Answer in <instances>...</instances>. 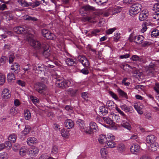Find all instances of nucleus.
Masks as SVG:
<instances>
[{"label": "nucleus", "mask_w": 159, "mask_h": 159, "mask_svg": "<svg viewBox=\"0 0 159 159\" xmlns=\"http://www.w3.org/2000/svg\"><path fill=\"white\" fill-rule=\"evenodd\" d=\"M34 34V31H33L31 33H30V45L36 50L42 49V48H44L43 44L44 42L41 43L37 40L35 39L36 36L33 34Z\"/></svg>", "instance_id": "nucleus-1"}, {"label": "nucleus", "mask_w": 159, "mask_h": 159, "mask_svg": "<svg viewBox=\"0 0 159 159\" xmlns=\"http://www.w3.org/2000/svg\"><path fill=\"white\" fill-rule=\"evenodd\" d=\"M121 10V8L119 6H113L112 7H110L108 11H105L104 10H101L100 13L101 14L103 15L104 16H108L110 15H113L119 12H120Z\"/></svg>", "instance_id": "nucleus-2"}, {"label": "nucleus", "mask_w": 159, "mask_h": 159, "mask_svg": "<svg viewBox=\"0 0 159 159\" xmlns=\"http://www.w3.org/2000/svg\"><path fill=\"white\" fill-rule=\"evenodd\" d=\"M56 84L58 87L64 89L72 86L74 84V82L71 80H65L63 77H60V79L57 80Z\"/></svg>", "instance_id": "nucleus-3"}, {"label": "nucleus", "mask_w": 159, "mask_h": 159, "mask_svg": "<svg viewBox=\"0 0 159 159\" xmlns=\"http://www.w3.org/2000/svg\"><path fill=\"white\" fill-rule=\"evenodd\" d=\"M98 130V127L96 123L94 122L91 121L89 123V126L86 127L84 133L91 134Z\"/></svg>", "instance_id": "nucleus-4"}, {"label": "nucleus", "mask_w": 159, "mask_h": 159, "mask_svg": "<svg viewBox=\"0 0 159 159\" xmlns=\"http://www.w3.org/2000/svg\"><path fill=\"white\" fill-rule=\"evenodd\" d=\"M13 30L15 32L18 34L25 33V35L27 37V39L29 41L30 39V30L29 27H25L24 28L21 26H18L15 27Z\"/></svg>", "instance_id": "nucleus-5"}, {"label": "nucleus", "mask_w": 159, "mask_h": 159, "mask_svg": "<svg viewBox=\"0 0 159 159\" xmlns=\"http://www.w3.org/2000/svg\"><path fill=\"white\" fill-rule=\"evenodd\" d=\"M142 6L139 3H135L132 5L129 13V15L132 16H134L141 10Z\"/></svg>", "instance_id": "nucleus-6"}, {"label": "nucleus", "mask_w": 159, "mask_h": 159, "mask_svg": "<svg viewBox=\"0 0 159 159\" xmlns=\"http://www.w3.org/2000/svg\"><path fill=\"white\" fill-rule=\"evenodd\" d=\"M54 66L49 64L47 66H44L41 64H36L33 66V69L36 71L35 72L40 73L42 72H45L47 70L48 67L53 68Z\"/></svg>", "instance_id": "nucleus-7"}, {"label": "nucleus", "mask_w": 159, "mask_h": 159, "mask_svg": "<svg viewBox=\"0 0 159 159\" xmlns=\"http://www.w3.org/2000/svg\"><path fill=\"white\" fill-rule=\"evenodd\" d=\"M42 34L44 37L48 39L54 40L56 38V37L54 34L51 33L48 30L45 29L42 30Z\"/></svg>", "instance_id": "nucleus-8"}, {"label": "nucleus", "mask_w": 159, "mask_h": 159, "mask_svg": "<svg viewBox=\"0 0 159 159\" xmlns=\"http://www.w3.org/2000/svg\"><path fill=\"white\" fill-rule=\"evenodd\" d=\"M77 126L79 128L80 130L83 132H85V123L84 121L81 119H78L76 121Z\"/></svg>", "instance_id": "nucleus-9"}, {"label": "nucleus", "mask_w": 159, "mask_h": 159, "mask_svg": "<svg viewBox=\"0 0 159 159\" xmlns=\"http://www.w3.org/2000/svg\"><path fill=\"white\" fill-rule=\"evenodd\" d=\"M34 88L39 93H42L46 90V87L45 85L41 83H39L34 86Z\"/></svg>", "instance_id": "nucleus-10"}, {"label": "nucleus", "mask_w": 159, "mask_h": 159, "mask_svg": "<svg viewBox=\"0 0 159 159\" xmlns=\"http://www.w3.org/2000/svg\"><path fill=\"white\" fill-rule=\"evenodd\" d=\"M44 48H42L43 49V55L46 57H49L50 55V50L49 49V46L46 43L44 42L43 44Z\"/></svg>", "instance_id": "nucleus-11"}, {"label": "nucleus", "mask_w": 159, "mask_h": 159, "mask_svg": "<svg viewBox=\"0 0 159 159\" xmlns=\"http://www.w3.org/2000/svg\"><path fill=\"white\" fill-rule=\"evenodd\" d=\"M140 146L137 144L133 143L131 146L130 150L131 152L133 154H137L139 152Z\"/></svg>", "instance_id": "nucleus-12"}, {"label": "nucleus", "mask_w": 159, "mask_h": 159, "mask_svg": "<svg viewBox=\"0 0 159 159\" xmlns=\"http://www.w3.org/2000/svg\"><path fill=\"white\" fill-rule=\"evenodd\" d=\"M148 15V10H144L140 12L139 16V19L140 21H143L147 18Z\"/></svg>", "instance_id": "nucleus-13"}, {"label": "nucleus", "mask_w": 159, "mask_h": 159, "mask_svg": "<svg viewBox=\"0 0 159 159\" xmlns=\"http://www.w3.org/2000/svg\"><path fill=\"white\" fill-rule=\"evenodd\" d=\"M79 61L85 67L89 66V63L87 58L84 56H79L78 57Z\"/></svg>", "instance_id": "nucleus-14"}, {"label": "nucleus", "mask_w": 159, "mask_h": 159, "mask_svg": "<svg viewBox=\"0 0 159 159\" xmlns=\"http://www.w3.org/2000/svg\"><path fill=\"white\" fill-rule=\"evenodd\" d=\"M74 121L70 119H67L64 122L65 127L68 129H70L72 128L74 126Z\"/></svg>", "instance_id": "nucleus-15"}, {"label": "nucleus", "mask_w": 159, "mask_h": 159, "mask_svg": "<svg viewBox=\"0 0 159 159\" xmlns=\"http://www.w3.org/2000/svg\"><path fill=\"white\" fill-rule=\"evenodd\" d=\"M10 92L7 89H4L2 92V96L3 99H5L9 98L11 96Z\"/></svg>", "instance_id": "nucleus-16"}, {"label": "nucleus", "mask_w": 159, "mask_h": 159, "mask_svg": "<svg viewBox=\"0 0 159 159\" xmlns=\"http://www.w3.org/2000/svg\"><path fill=\"white\" fill-rule=\"evenodd\" d=\"M116 146V143L113 140H107L105 143V146L107 148H113Z\"/></svg>", "instance_id": "nucleus-17"}, {"label": "nucleus", "mask_w": 159, "mask_h": 159, "mask_svg": "<svg viewBox=\"0 0 159 159\" xmlns=\"http://www.w3.org/2000/svg\"><path fill=\"white\" fill-rule=\"evenodd\" d=\"M39 150L35 146H32L30 147V156L33 157L36 156L38 154Z\"/></svg>", "instance_id": "nucleus-18"}, {"label": "nucleus", "mask_w": 159, "mask_h": 159, "mask_svg": "<svg viewBox=\"0 0 159 159\" xmlns=\"http://www.w3.org/2000/svg\"><path fill=\"white\" fill-rule=\"evenodd\" d=\"M156 139V137L154 135H149L146 137V142L150 144L155 142Z\"/></svg>", "instance_id": "nucleus-19"}, {"label": "nucleus", "mask_w": 159, "mask_h": 159, "mask_svg": "<svg viewBox=\"0 0 159 159\" xmlns=\"http://www.w3.org/2000/svg\"><path fill=\"white\" fill-rule=\"evenodd\" d=\"M93 7L89 5H86L82 7L80 10V13L81 15H83L85 13L86 11L92 10Z\"/></svg>", "instance_id": "nucleus-20"}, {"label": "nucleus", "mask_w": 159, "mask_h": 159, "mask_svg": "<svg viewBox=\"0 0 159 159\" xmlns=\"http://www.w3.org/2000/svg\"><path fill=\"white\" fill-rule=\"evenodd\" d=\"M121 125L124 128L129 130H130L132 129V127L130 124L129 122L125 120H123L121 123Z\"/></svg>", "instance_id": "nucleus-21"}, {"label": "nucleus", "mask_w": 159, "mask_h": 159, "mask_svg": "<svg viewBox=\"0 0 159 159\" xmlns=\"http://www.w3.org/2000/svg\"><path fill=\"white\" fill-rule=\"evenodd\" d=\"M29 149L24 147H22L19 151L20 155L22 157L24 156L27 154H29Z\"/></svg>", "instance_id": "nucleus-22"}, {"label": "nucleus", "mask_w": 159, "mask_h": 159, "mask_svg": "<svg viewBox=\"0 0 159 159\" xmlns=\"http://www.w3.org/2000/svg\"><path fill=\"white\" fill-rule=\"evenodd\" d=\"M149 147V150L152 152H155L157 150L158 147V145L156 142L150 144Z\"/></svg>", "instance_id": "nucleus-23"}, {"label": "nucleus", "mask_w": 159, "mask_h": 159, "mask_svg": "<svg viewBox=\"0 0 159 159\" xmlns=\"http://www.w3.org/2000/svg\"><path fill=\"white\" fill-rule=\"evenodd\" d=\"M100 153L102 157L104 158L107 156L108 154V152L107 148H102L100 150Z\"/></svg>", "instance_id": "nucleus-24"}, {"label": "nucleus", "mask_w": 159, "mask_h": 159, "mask_svg": "<svg viewBox=\"0 0 159 159\" xmlns=\"http://www.w3.org/2000/svg\"><path fill=\"white\" fill-rule=\"evenodd\" d=\"M120 107L122 110L126 113L129 112L131 111V107L129 106H127L125 104H123L121 105Z\"/></svg>", "instance_id": "nucleus-25"}, {"label": "nucleus", "mask_w": 159, "mask_h": 159, "mask_svg": "<svg viewBox=\"0 0 159 159\" xmlns=\"http://www.w3.org/2000/svg\"><path fill=\"white\" fill-rule=\"evenodd\" d=\"M130 59L134 61H139L143 62V57H139L137 55H133L130 58Z\"/></svg>", "instance_id": "nucleus-26"}, {"label": "nucleus", "mask_w": 159, "mask_h": 159, "mask_svg": "<svg viewBox=\"0 0 159 159\" xmlns=\"http://www.w3.org/2000/svg\"><path fill=\"white\" fill-rule=\"evenodd\" d=\"M135 39V43L140 44L143 43V42L144 39V37L143 35H139L136 36Z\"/></svg>", "instance_id": "nucleus-27"}, {"label": "nucleus", "mask_w": 159, "mask_h": 159, "mask_svg": "<svg viewBox=\"0 0 159 159\" xmlns=\"http://www.w3.org/2000/svg\"><path fill=\"white\" fill-rule=\"evenodd\" d=\"M65 62L66 64L68 66H71L76 64L75 60L71 58H67Z\"/></svg>", "instance_id": "nucleus-28"}, {"label": "nucleus", "mask_w": 159, "mask_h": 159, "mask_svg": "<svg viewBox=\"0 0 159 159\" xmlns=\"http://www.w3.org/2000/svg\"><path fill=\"white\" fill-rule=\"evenodd\" d=\"M134 107L139 114H143V112L142 111V108L140 106V104L139 103H135L134 105Z\"/></svg>", "instance_id": "nucleus-29"}, {"label": "nucleus", "mask_w": 159, "mask_h": 159, "mask_svg": "<svg viewBox=\"0 0 159 159\" xmlns=\"http://www.w3.org/2000/svg\"><path fill=\"white\" fill-rule=\"evenodd\" d=\"M117 150L119 152L121 153L124 152L125 150V146L122 143L119 144L117 146Z\"/></svg>", "instance_id": "nucleus-30"}, {"label": "nucleus", "mask_w": 159, "mask_h": 159, "mask_svg": "<svg viewBox=\"0 0 159 159\" xmlns=\"http://www.w3.org/2000/svg\"><path fill=\"white\" fill-rule=\"evenodd\" d=\"M7 79L9 82H13L15 80V77L14 74L10 73L7 75Z\"/></svg>", "instance_id": "nucleus-31"}, {"label": "nucleus", "mask_w": 159, "mask_h": 159, "mask_svg": "<svg viewBox=\"0 0 159 159\" xmlns=\"http://www.w3.org/2000/svg\"><path fill=\"white\" fill-rule=\"evenodd\" d=\"M107 139L106 136L104 134H100L99 135L98 139L99 142L102 144H103L105 142V139Z\"/></svg>", "instance_id": "nucleus-32"}, {"label": "nucleus", "mask_w": 159, "mask_h": 159, "mask_svg": "<svg viewBox=\"0 0 159 159\" xmlns=\"http://www.w3.org/2000/svg\"><path fill=\"white\" fill-rule=\"evenodd\" d=\"M99 112L103 115H106L108 113V111L105 107L102 106L100 107Z\"/></svg>", "instance_id": "nucleus-33"}, {"label": "nucleus", "mask_w": 159, "mask_h": 159, "mask_svg": "<svg viewBox=\"0 0 159 159\" xmlns=\"http://www.w3.org/2000/svg\"><path fill=\"white\" fill-rule=\"evenodd\" d=\"M111 117H110V116L109 117L107 116L104 117H103V120L107 123L111 125L113 124V122L112 119H111Z\"/></svg>", "instance_id": "nucleus-34"}, {"label": "nucleus", "mask_w": 159, "mask_h": 159, "mask_svg": "<svg viewBox=\"0 0 159 159\" xmlns=\"http://www.w3.org/2000/svg\"><path fill=\"white\" fill-rule=\"evenodd\" d=\"M116 110L123 117V118L127 119V116L122 111L121 109L118 108L117 105L115 107Z\"/></svg>", "instance_id": "nucleus-35"}, {"label": "nucleus", "mask_w": 159, "mask_h": 159, "mask_svg": "<svg viewBox=\"0 0 159 159\" xmlns=\"http://www.w3.org/2000/svg\"><path fill=\"white\" fill-rule=\"evenodd\" d=\"M116 110L123 117V118L127 119V116L122 111L121 109L118 108L117 105L115 107Z\"/></svg>", "instance_id": "nucleus-36"}, {"label": "nucleus", "mask_w": 159, "mask_h": 159, "mask_svg": "<svg viewBox=\"0 0 159 159\" xmlns=\"http://www.w3.org/2000/svg\"><path fill=\"white\" fill-rule=\"evenodd\" d=\"M62 136L64 138H67L69 135V132L66 129L63 128L61 130Z\"/></svg>", "instance_id": "nucleus-37"}, {"label": "nucleus", "mask_w": 159, "mask_h": 159, "mask_svg": "<svg viewBox=\"0 0 159 159\" xmlns=\"http://www.w3.org/2000/svg\"><path fill=\"white\" fill-rule=\"evenodd\" d=\"M117 91L120 96H121L123 98H127V95L126 93L120 89H118Z\"/></svg>", "instance_id": "nucleus-38"}, {"label": "nucleus", "mask_w": 159, "mask_h": 159, "mask_svg": "<svg viewBox=\"0 0 159 159\" xmlns=\"http://www.w3.org/2000/svg\"><path fill=\"white\" fill-rule=\"evenodd\" d=\"M115 103L112 101H108L107 102L106 106L107 107L110 109H112L114 106Z\"/></svg>", "instance_id": "nucleus-39"}, {"label": "nucleus", "mask_w": 159, "mask_h": 159, "mask_svg": "<svg viewBox=\"0 0 159 159\" xmlns=\"http://www.w3.org/2000/svg\"><path fill=\"white\" fill-rule=\"evenodd\" d=\"M110 117H112V120H115L117 122H119L120 121V118L119 116L114 114H111L110 115Z\"/></svg>", "instance_id": "nucleus-40"}, {"label": "nucleus", "mask_w": 159, "mask_h": 159, "mask_svg": "<svg viewBox=\"0 0 159 159\" xmlns=\"http://www.w3.org/2000/svg\"><path fill=\"white\" fill-rule=\"evenodd\" d=\"M16 139V135L14 134H11L8 137V139L12 142L13 143H14Z\"/></svg>", "instance_id": "nucleus-41"}, {"label": "nucleus", "mask_w": 159, "mask_h": 159, "mask_svg": "<svg viewBox=\"0 0 159 159\" xmlns=\"http://www.w3.org/2000/svg\"><path fill=\"white\" fill-rule=\"evenodd\" d=\"M159 35V31L157 29L153 30L151 32V36L153 37H157Z\"/></svg>", "instance_id": "nucleus-42"}, {"label": "nucleus", "mask_w": 159, "mask_h": 159, "mask_svg": "<svg viewBox=\"0 0 159 159\" xmlns=\"http://www.w3.org/2000/svg\"><path fill=\"white\" fill-rule=\"evenodd\" d=\"M18 113L17 108L15 107H12L10 110V113L12 115H15Z\"/></svg>", "instance_id": "nucleus-43"}, {"label": "nucleus", "mask_w": 159, "mask_h": 159, "mask_svg": "<svg viewBox=\"0 0 159 159\" xmlns=\"http://www.w3.org/2000/svg\"><path fill=\"white\" fill-rule=\"evenodd\" d=\"M106 136L107 139H110V140H113L115 139V136L111 133H107Z\"/></svg>", "instance_id": "nucleus-44"}, {"label": "nucleus", "mask_w": 159, "mask_h": 159, "mask_svg": "<svg viewBox=\"0 0 159 159\" xmlns=\"http://www.w3.org/2000/svg\"><path fill=\"white\" fill-rule=\"evenodd\" d=\"M15 57L14 53H11L10 54L9 57V62L10 63H12L14 61Z\"/></svg>", "instance_id": "nucleus-45"}, {"label": "nucleus", "mask_w": 159, "mask_h": 159, "mask_svg": "<svg viewBox=\"0 0 159 159\" xmlns=\"http://www.w3.org/2000/svg\"><path fill=\"white\" fill-rule=\"evenodd\" d=\"M30 114V112L28 110H25L24 111V115L26 120H28L30 118V115H29Z\"/></svg>", "instance_id": "nucleus-46"}, {"label": "nucleus", "mask_w": 159, "mask_h": 159, "mask_svg": "<svg viewBox=\"0 0 159 159\" xmlns=\"http://www.w3.org/2000/svg\"><path fill=\"white\" fill-rule=\"evenodd\" d=\"M5 76L2 74L0 73V84H3L5 82Z\"/></svg>", "instance_id": "nucleus-47"}, {"label": "nucleus", "mask_w": 159, "mask_h": 159, "mask_svg": "<svg viewBox=\"0 0 159 159\" xmlns=\"http://www.w3.org/2000/svg\"><path fill=\"white\" fill-rule=\"evenodd\" d=\"M68 93L70 94L71 96H74L77 90L76 89H73L72 88H70L67 90Z\"/></svg>", "instance_id": "nucleus-48"}, {"label": "nucleus", "mask_w": 159, "mask_h": 159, "mask_svg": "<svg viewBox=\"0 0 159 159\" xmlns=\"http://www.w3.org/2000/svg\"><path fill=\"white\" fill-rule=\"evenodd\" d=\"M7 59V58L6 56H2L0 59V65H3Z\"/></svg>", "instance_id": "nucleus-49"}, {"label": "nucleus", "mask_w": 159, "mask_h": 159, "mask_svg": "<svg viewBox=\"0 0 159 159\" xmlns=\"http://www.w3.org/2000/svg\"><path fill=\"white\" fill-rule=\"evenodd\" d=\"M8 157V155L6 152H2L0 154V159H7Z\"/></svg>", "instance_id": "nucleus-50"}, {"label": "nucleus", "mask_w": 159, "mask_h": 159, "mask_svg": "<svg viewBox=\"0 0 159 159\" xmlns=\"http://www.w3.org/2000/svg\"><path fill=\"white\" fill-rule=\"evenodd\" d=\"M13 66L15 68V71L16 72L15 73H17L20 71L19 66V64L17 63H15L13 64Z\"/></svg>", "instance_id": "nucleus-51"}, {"label": "nucleus", "mask_w": 159, "mask_h": 159, "mask_svg": "<svg viewBox=\"0 0 159 159\" xmlns=\"http://www.w3.org/2000/svg\"><path fill=\"white\" fill-rule=\"evenodd\" d=\"M58 151V149L57 147L55 146H53L52 148L51 154L52 155L57 154Z\"/></svg>", "instance_id": "nucleus-52"}, {"label": "nucleus", "mask_w": 159, "mask_h": 159, "mask_svg": "<svg viewBox=\"0 0 159 159\" xmlns=\"http://www.w3.org/2000/svg\"><path fill=\"white\" fill-rule=\"evenodd\" d=\"M147 24L146 22L143 24L142 28L141 30V32L142 33H143L146 31L147 29Z\"/></svg>", "instance_id": "nucleus-53"}, {"label": "nucleus", "mask_w": 159, "mask_h": 159, "mask_svg": "<svg viewBox=\"0 0 159 159\" xmlns=\"http://www.w3.org/2000/svg\"><path fill=\"white\" fill-rule=\"evenodd\" d=\"M120 37V34L118 33H115L114 36V40L116 42L118 41Z\"/></svg>", "instance_id": "nucleus-54"}, {"label": "nucleus", "mask_w": 159, "mask_h": 159, "mask_svg": "<svg viewBox=\"0 0 159 159\" xmlns=\"http://www.w3.org/2000/svg\"><path fill=\"white\" fill-rule=\"evenodd\" d=\"M145 86L143 85H137L135 86L134 88V89L139 90V89H140L142 90H144V89Z\"/></svg>", "instance_id": "nucleus-55"}, {"label": "nucleus", "mask_w": 159, "mask_h": 159, "mask_svg": "<svg viewBox=\"0 0 159 159\" xmlns=\"http://www.w3.org/2000/svg\"><path fill=\"white\" fill-rule=\"evenodd\" d=\"M30 132V127L29 126L27 125L25 126V128L23 131V133L26 135L28 134Z\"/></svg>", "instance_id": "nucleus-56"}, {"label": "nucleus", "mask_w": 159, "mask_h": 159, "mask_svg": "<svg viewBox=\"0 0 159 159\" xmlns=\"http://www.w3.org/2000/svg\"><path fill=\"white\" fill-rule=\"evenodd\" d=\"M30 100H31L35 104L38 103L39 102V99H38L36 97H34L33 96H30Z\"/></svg>", "instance_id": "nucleus-57"}, {"label": "nucleus", "mask_w": 159, "mask_h": 159, "mask_svg": "<svg viewBox=\"0 0 159 159\" xmlns=\"http://www.w3.org/2000/svg\"><path fill=\"white\" fill-rule=\"evenodd\" d=\"M116 30V28H113L107 30L106 31V33L107 34H111L113 32Z\"/></svg>", "instance_id": "nucleus-58"}, {"label": "nucleus", "mask_w": 159, "mask_h": 159, "mask_svg": "<svg viewBox=\"0 0 159 159\" xmlns=\"http://www.w3.org/2000/svg\"><path fill=\"white\" fill-rule=\"evenodd\" d=\"M40 4L39 2L35 1L33 3L30 2V6L32 8H34L35 7H37L39 6Z\"/></svg>", "instance_id": "nucleus-59"}, {"label": "nucleus", "mask_w": 159, "mask_h": 159, "mask_svg": "<svg viewBox=\"0 0 159 159\" xmlns=\"http://www.w3.org/2000/svg\"><path fill=\"white\" fill-rule=\"evenodd\" d=\"M153 10L155 11H159V3H155L153 6Z\"/></svg>", "instance_id": "nucleus-60"}, {"label": "nucleus", "mask_w": 159, "mask_h": 159, "mask_svg": "<svg viewBox=\"0 0 159 159\" xmlns=\"http://www.w3.org/2000/svg\"><path fill=\"white\" fill-rule=\"evenodd\" d=\"M96 3L102 4L106 3L108 0H93Z\"/></svg>", "instance_id": "nucleus-61"}, {"label": "nucleus", "mask_w": 159, "mask_h": 159, "mask_svg": "<svg viewBox=\"0 0 159 159\" xmlns=\"http://www.w3.org/2000/svg\"><path fill=\"white\" fill-rule=\"evenodd\" d=\"M135 38H136V36L131 34L129 37V40L131 42H135Z\"/></svg>", "instance_id": "nucleus-62"}, {"label": "nucleus", "mask_w": 159, "mask_h": 159, "mask_svg": "<svg viewBox=\"0 0 159 159\" xmlns=\"http://www.w3.org/2000/svg\"><path fill=\"white\" fill-rule=\"evenodd\" d=\"M153 89L157 93L159 92V83H155V86L153 87Z\"/></svg>", "instance_id": "nucleus-63"}, {"label": "nucleus", "mask_w": 159, "mask_h": 159, "mask_svg": "<svg viewBox=\"0 0 159 159\" xmlns=\"http://www.w3.org/2000/svg\"><path fill=\"white\" fill-rule=\"evenodd\" d=\"M145 116L146 118L148 120H151L152 119V114L149 112H146L145 113Z\"/></svg>", "instance_id": "nucleus-64"}]
</instances>
